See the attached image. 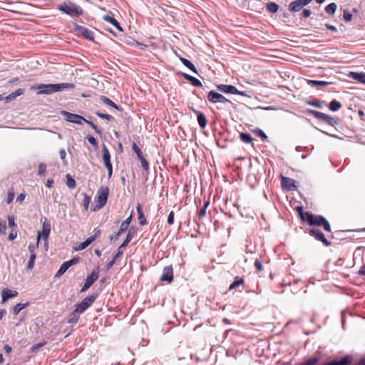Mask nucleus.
<instances>
[{"mask_svg":"<svg viewBox=\"0 0 365 365\" xmlns=\"http://www.w3.org/2000/svg\"><path fill=\"white\" fill-rule=\"evenodd\" d=\"M75 85L70 83H62L56 84H39L36 87H31V89H38V94H52L63 89H73Z\"/></svg>","mask_w":365,"mask_h":365,"instance_id":"f257e3e1","label":"nucleus"},{"mask_svg":"<svg viewBox=\"0 0 365 365\" xmlns=\"http://www.w3.org/2000/svg\"><path fill=\"white\" fill-rule=\"evenodd\" d=\"M57 9L71 17H78L83 14V9L71 2V1H65L62 4L58 5Z\"/></svg>","mask_w":365,"mask_h":365,"instance_id":"f03ea898","label":"nucleus"},{"mask_svg":"<svg viewBox=\"0 0 365 365\" xmlns=\"http://www.w3.org/2000/svg\"><path fill=\"white\" fill-rule=\"evenodd\" d=\"M305 222L311 226H322L327 232H331L329 222L322 215H314L310 212L305 214Z\"/></svg>","mask_w":365,"mask_h":365,"instance_id":"7ed1b4c3","label":"nucleus"},{"mask_svg":"<svg viewBox=\"0 0 365 365\" xmlns=\"http://www.w3.org/2000/svg\"><path fill=\"white\" fill-rule=\"evenodd\" d=\"M307 113L313 115L315 118L327 123L329 125L334 126L337 124V121L334 118L326 113L311 109H308Z\"/></svg>","mask_w":365,"mask_h":365,"instance_id":"20e7f679","label":"nucleus"},{"mask_svg":"<svg viewBox=\"0 0 365 365\" xmlns=\"http://www.w3.org/2000/svg\"><path fill=\"white\" fill-rule=\"evenodd\" d=\"M108 194V187H102L98 190L96 195V207L98 209L102 208L106 204Z\"/></svg>","mask_w":365,"mask_h":365,"instance_id":"39448f33","label":"nucleus"},{"mask_svg":"<svg viewBox=\"0 0 365 365\" xmlns=\"http://www.w3.org/2000/svg\"><path fill=\"white\" fill-rule=\"evenodd\" d=\"M97 295L92 294L84 298L82 302L76 305V312L83 313L95 302Z\"/></svg>","mask_w":365,"mask_h":365,"instance_id":"423d86ee","label":"nucleus"},{"mask_svg":"<svg viewBox=\"0 0 365 365\" xmlns=\"http://www.w3.org/2000/svg\"><path fill=\"white\" fill-rule=\"evenodd\" d=\"M103 160L106 169L108 170V178H110L113 174V166L110 162V155L108 149L105 144H103Z\"/></svg>","mask_w":365,"mask_h":365,"instance_id":"0eeeda50","label":"nucleus"},{"mask_svg":"<svg viewBox=\"0 0 365 365\" xmlns=\"http://www.w3.org/2000/svg\"><path fill=\"white\" fill-rule=\"evenodd\" d=\"M74 31L78 35H80L89 41H93L94 39L93 32L80 25L74 24Z\"/></svg>","mask_w":365,"mask_h":365,"instance_id":"6e6552de","label":"nucleus"},{"mask_svg":"<svg viewBox=\"0 0 365 365\" xmlns=\"http://www.w3.org/2000/svg\"><path fill=\"white\" fill-rule=\"evenodd\" d=\"M217 88L218 90L225 93L245 96V93L244 92L238 91L237 88L232 85L219 84L217 86Z\"/></svg>","mask_w":365,"mask_h":365,"instance_id":"1a4fd4ad","label":"nucleus"},{"mask_svg":"<svg viewBox=\"0 0 365 365\" xmlns=\"http://www.w3.org/2000/svg\"><path fill=\"white\" fill-rule=\"evenodd\" d=\"M207 99L210 102L212 103L230 102V101L227 98H226L223 95L215 91H210L208 93Z\"/></svg>","mask_w":365,"mask_h":365,"instance_id":"9d476101","label":"nucleus"},{"mask_svg":"<svg viewBox=\"0 0 365 365\" xmlns=\"http://www.w3.org/2000/svg\"><path fill=\"white\" fill-rule=\"evenodd\" d=\"M98 271L93 270L91 274L88 276L86 279L85 283L81 290V292L86 291L98 279Z\"/></svg>","mask_w":365,"mask_h":365,"instance_id":"9b49d317","label":"nucleus"},{"mask_svg":"<svg viewBox=\"0 0 365 365\" xmlns=\"http://www.w3.org/2000/svg\"><path fill=\"white\" fill-rule=\"evenodd\" d=\"M61 114L65 117L66 120L68 122L79 125L82 124V119H83V117L81 115L73 114L65 110L61 111Z\"/></svg>","mask_w":365,"mask_h":365,"instance_id":"f8f14e48","label":"nucleus"},{"mask_svg":"<svg viewBox=\"0 0 365 365\" xmlns=\"http://www.w3.org/2000/svg\"><path fill=\"white\" fill-rule=\"evenodd\" d=\"M309 234L314 236L317 240L323 242L326 246H329L331 242L327 240L322 232L317 228H312L309 230Z\"/></svg>","mask_w":365,"mask_h":365,"instance_id":"ddd939ff","label":"nucleus"},{"mask_svg":"<svg viewBox=\"0 0 365 365\" xmlns=\"http://www.w3.org/2000/svg\"><path fill=\"white\" fill-rule=\"evenodd\" d=\"M295 180L293 179H291L287 177L282 176L281 180V185L282 187L288 190V191H293L297 190V186L295 185Z\"/></svg>","mask_w":365,"mask_h":365,"instance_id":"4468645a","label":"nucleus"},{"mask_svg":"<svg viewBox=\"0 0 365 365\" xmlns=\"http://www.w3.org/2000/svg\"><path fill=\"white\" fill-rule=\"evenodd\" d=\"M353 361V357L350 355H346L340 359H334L328 363H324L323 365H350Z\"/></svg>","mask_w":365,"mask_h":365,"instance_id":"2eb2a0df","label":"nucleus"},{"mask_svg":"<svg viewBox=\"0 0 365 365\" xmlns=\"http://www.w3.org/2000/svg\"><path fill=\"white\" fill-rule=\"evenodd\" d=\"M173 279V269L172 265L166 266L163 270V274L160 277V280L170 283Z\"/></svg>","mask_w":365,"mask_h":365,"instance_id":"dca6fc26","label":"nucleus"},{"mask_svg":"<svg viewBox=\"0 0 365 365\" xmlns=\"http://www.w3.org/2000/svg\"><path fill=\"white\" fill-rule=\"evenodd\" d=\"M18 295V292L15 290H11L9 289H4L1 291V303L6 302L8 299L15 297Z\"/></svg>","mask_w":365,"mask_h":365,"instance_id":"f3484780","label":"nucleus"},{"mask_svg":"<svg viewBox=\"0 0 365 365\" xmlns=\"http://www.w3.org/2000/svg\"><path fill=\"white\" fill-rule=\"evenodd\" d=\"M193 111L197 115V119L200 127L202 129L205 128L207 124L205 114L197 110H193Z\"/></svg>","mask_w":365,"mask_h":365,"instance_id":"a211bd4d","label":"nucleus"},{"mask_svg":"<svg viewBox=\"0 0 365 365\" xmlns=\"http://www.w3.org/2000/svg\"><path fill=\"white\" fill-rule=\"evenodd\" d=\"M50 232H51V225L46 219L45 221L43 222L42 231H41V233H40V236L41 235L44 240H47V239L49 236Z\"/></svg>","mask_w":365,"mask_h":365,"instance_id":"6ab92c4d","label":"nucleus"},{"mask_svg":"<svg viewBox=\"0 0 365 365\" xmlns=\"http://www.w3.org/2000/svg\"><path fill=\"white\" fill-rule=\"evenodd\" d=\"M304 7L302 4L299 0H295L289 3V11L290 12L294 13L298 12Z\"/></svg>","mask_w":365,"mask_h":365,"instance_id":"aec40b11","label":"nucleus"},{"mask_svg":"<svg viewBox=\"0 0 365 365\" xmlns=\"http://www.w3.org/2000/svg\"><path fill=\"white\" fill-rule=\"evenodd\" d=\"M103 20L114 26L118 31H123V29L120 26L119 22L115 18L106 15L103 16Z\"/></svg>","mask_w":365,"mask_h":365,"instance_id":"412c9836","label":"nucleus"},{"mask_svg":"<svg viewBox=\"0 0 365 365\" xmlns=\"http://www.w3.org/2000/svg\"><path fill=\"white\" fill-rule=\"evenodd\" d=\"M135 232V229L133 227H130L128 230L125 239L124 240L123 242L121 244L120 247H125L128 245V243L132 240Z\"/></svg>","mask_w":365,"mask_h":365,"instance_id":"4be33fe9","label":"nucleus"},{"mask_svg":"<svg viewBox=\"0 0 365 365\" xmlns=\"http://www.w3.org/2000/svg\"><path fill=\"white\" fill-rule=\"evenodd\" d=\"M136 210H137V212H138L139 224L140 225H147L148 222H147L146 218L143 213L142 207L140 204L138 205Z\"/></svg>","mask_w":365,"mask_h":365,"instance_id":"5701e85b","label":"nucleus"},{"mask_svg":"<svg viewBox=\"0 0 365 365\" xmlns=\"http://www.w3.org/2000/svg\"><path fill=\"white\" fill-rule=\"evenodd\" d=\"M123 255V250L121 247H118L116 254L113 256V259L108 262L106 264V269H110L115 264L116 259Z\"/></svg>","mask_w":365,"mask_h":365,"instance_id":"b1692460","label":"nucleus"},{"mask_svg":"<svg viewBox=\"0 0 365 365\" xmlns=\"http://www.w3.org/2000/svg\"><path fill=\"white\" fill-rule=\"evenodd\" d=\"M24 93V90L21 88H19L14 92L11 93L9 94L6 98L5 100L6 102L11 101L14 99H16L18 96L22 95Z\"/></svg>","mask_w":365,"mask_h":365,"instance_id":"393cba45","label":"nucleus"},{"mask_svg":"<svg viewBox=\"0 0 365 365\" xmlns=\"http://www.w3.org/2000/svg\"><path fill=\"white\" fill-rule=\"evenodd\" d=\"M349 76L360 83H365V73L351 72Z\"/></svg>","mask_w":365,"mask_h":365,"instance_id":"a878e982","label":"nucleus"},{"mask_svg":"<svg viewBox=\"0 0 365 365\" xmlns=\"http://www.w3.org/2000/svg\"><path fill=\"white\" fill-rule=\"evenodd\" d=\"M308 84L311 86H327L332 84V82L325 81L309 80Z\"/></svg>","mask_w":365,"mask_h":365,"instance_id":"bb28decb","label":"nucleus"},{"mask_svg":"<svg viewBox=\"0 0 365 365\" xmlns=\"http://www.w3.org/2000/svg\"><path fill=\"white\" fill-rule=\"evenodd\" d=\"M180 60L181 61V63L185 66H186L187 68H188L190 70H191L192 72H194L195 73H197V69L195 68V66H194V64L189 60L185 58H180Z\"/></svg>","mask_w":365,"mask_h":365,"instance_id":"cd10ccee","label":"nucleus"},{"mask_svg":"<svg viewBox=\"0 0 365 365\" xmlns=\"http://www.w3.org/2000/svg\"><path fill=\"white\" fill-rule=\"evenodd\" d=\"M341 104L336 100H332L329 104V108L331 111H337L341 108Z\"/></svg>","mask_w":365,"mask_h":365,"instance_id":"c85d7f7f","label":"nucleus"},{"mask_svg":"<svg viewBox=\"0 0 365 365\" xmlns=\"http://www.w3.org/2000/svg\"><path fill=\"white\" fill-rule=\"evenodd\" d=\"M132 220V215H130L127 219L121 222V225L119 228L120 232H124L128 228Z\"/></svg>","mask_w":365,"mask_h":365,"instance_id":"c756f323","label":"nucleus"},{"mask_svg":"<svg viewBox=\"0 0 365 365\" xmlns=\"http://www.w3.org/2000/svg\"><path fill=\"white\" fill-rule=\"evenodd\" d=\"M101 101L106 105L110 106L117 110H119V107L117 104H115L113 101H112L110 98L106 96H101Z\"/></svg>","mask_w":365,"mask_h":365,"instance_id":"7c9ffc66","label":"nucleus"},{"mask_svg":"<svg viewBox=\"0 0 365 365\" xmlns=\"http://www.w3.org/2000/svg\"><path fill=\"white\" fill-rule=\"evenodd\" d=\"M243 284L244 279L242 277L237 276L235 278V281L230 284L229 290L234 289Z\"/></svg>","mask_w":365,"mask_h":365,"instance_id":"2f4dec72","label":"nucleus"},{"mask_svg":"<svg viewBox=\"0 0 365 365\" xmlns=\"http://www.w3.org/2000/svg\"><path fill=\"white\" fill-rule=\"evenodd\" d=\"M93 242H94V238L89 237L84 242H81L76 250H83L86 249L88 246H89Z\"/></svg>","mask_w":365,"mask_h":365,"instance_id":"473e14b6","label":"nucleus"},{"mask_svg":"<svg viewBox=\"0 0 365 365\" xmlns=\"http://www.w3.org/2000/svg\"><path fill=\"white\" fill-rule=\"evenodd\" d=\"M29 305V302L26 303H19L13 307V314L17 315L22 309L26 308Z\"/></svg>","mask_w":365,"mask_h":365,"instance_id":"72a5a7b5","label":"nucleus"},{"mask_svg":"<svg viewBox=\"0 0 365 365\" xmlns=\"http://www.w3.org/2000/svg\"><path fill=\"white\" fill-rule=\"evenodd\" d=\"M71 267V266L69 265L68 262H63L61 266L60 267L58 271L57 272L56 276V277H60L61 276L62 274H63L68 269V268Z\"/></svg>","mask_w":365,"mask_h":365,"instance_id":"f704fd0d","label":"nucleus"},{"mask_svg":"<svg viewBox=\"0 0 365 365\" xmlns=\"http://www.w3.org/2000/svg\"><path fill=\"white\" fill-rule=\"evenodd\" d=\"M336 8L337 6L335 3H330L325 7L324 10L327 14L334 15L336 12Z\"/></svg>","mask_w":365,"mask_h":365,"instance_id":"c9c22d12","label":"nucleus"},{"mask_svg":"<svg viewBox=\"0 0 365 365\" xmlns=\"http://www.w3.org/2000/svg\"><path fill=\"white\" fill-rule=\"evenodd\" d=\"M266 8L270 13L274 14L278 11L279 6L274 2H269L267 4Z\"/></svg>","mask_w":365,"mask_h":365,"instance_id":"e433bc0d","label":"nucleus"},{"mask_svg":"<svg viewBox=\"0 0 365 365\" xmlns=\"http://www.w3.org/2000/svg\"><path fill=\"white\" fill-rule=\"evenodd\" d=\"M240 137V140L244 143H250L252 141V137L249 133H242Z\"/></svg>","mask_w":365,"mask_h":365,"instance_id":"4c0bfd02","label":"nucleus"},{"mask_svg":"<svg viewBox=\"0 0 365 365\" xmlns=\"http://www.w3.org/2000/svg\"><path fill=\"white\" fill-rule=\"evenodd\" d=\"M319 357L318 355L310 357L306 362L302 364L301 365H316V364L319 361Z\"/></svg>","mask_w":365,"mask_h":365,"instance_id":"58836bf2","label":"nucleus"},{"mask_svg":"<svg viewBox=\"0 0 365 365\" xmlns=\"http://www.w3.org/2000/svg\"><path fill=\"white\" fill-rule=\"evenodd\" d=\"M39 240H40V232H38V234L37 235V241H36V245L30 244L29 245L28 249H29V251L31 252V255L35 254L34 252H35L36 249L38 247Z\"/></svg>","mask_w":365,"mask_h":365,"instance_id":"ea45409f","label":"nucleus"},{"mask_svg":"<svg viewBox=\"0 0 365 365\" xmlns=\"http://www.w3.org/2000/svg\"><path fill=\"white\" fill-rule=\"evenodd\" d=\"M91 202V197L86 193H83V206L85 210H88Z\"/></svg>","mask_w":365,"mask_h":365,"instance_id":"a19ab883","label":"nucleus"},{"mask_svg":"<svg viewBox=\"0 0 365 365\" xmlns=\"http://www.w3.org/2000/svg\"><path fill=\"white\" fill-rule=\"evenodd\" d=\"M209 205H210V202L207 201L204 203L203 207L200 209V210L198 211V213H197L198 217L200 218H202L205 215L206 210H207V207L209 206Z\"/></svg>","mask_w":365,"mask_h":365,"instance_id":"79ce46f5","label":"nucleus"},{"mask_svg":"<svg viewBox=\"0 0 365 365\" xmlns=\"http://www.w3.org/2000/svg\"><path fill=\"white\" fill-rule=\"evenodd\" d=\"M81 313L80 312H76V309H75L72 313H71V318L69 319L68 320V323H73V322H76L78 319H79V315L81 314Z\"/></svg>","mask_w":365,"mask_h":365,"instance_id":"37998d69","label":"nucleus"},{"mask_svg":"<svg viewBox=\"0 0 365 365\" xmlns=\"http://www.w3.org/2000/svg\"><path fill=\"white\" fill-rule=\"evenodd\" d=\"M82 120H83L86 123L89 124L91 125V127L95 130V132L96 133L101 134V130L100 129H98L97 125L96 124H94L93 122H91V120H87V119H86L84 118H83V119H82Z\"/></svg>","mask_w":365,"mask_h":365,"instance_id":"c03bdc74","label":"nucleus"},{"mask_svg":"<svg viewBox=\"0 0 365 365\" xmlns=\"http://www.w3.org/2000/svg\"><path fill=\"white\" fill-rule=\"evenodd\" d=\"M66 185L69 188H74L76 187V181L73 179L71 175H67Z\"/></svg>","mask_w":365,"mask_h":365,"instance_id":"a18cd8bd","label":"nucleus"},{"mask_svg":"<svg viewBox=\"0 0 365 365\" xmlns=\"http://www.w3.org/2000/svg\"><path fill=\"white\" fill-rule=\"evenodd\" d=\"M36 256L35 254L31 255L29 260L28 264H27L28 269H32L34 268V261L36 259Z\"/></svg>","mask_w":365,"mask_h":365,"instance_id":"49530a36","label":"nucleus"},{"mask_svg":"<svg viewBox=\"0 0 365 365\" xmlns=\"http://www.w3.org/2000/svg\"><path fill=\"white\" fill-rule=\"evenodd\" d=\"M97 116H98L101 118L106 119L108 120H111L113 119V116L108 114H105L103 113H101L99 111H97L95 113Z\"/></svg>","mask_w":365,"mask_h":365,"instance_id":"de8ad7c7","label":"nucleus"},{"mask_svg":"<svg viewBox=\"0 0 365 365\" xmlns=\"http://www.w3.org/2000/svg\"><path fill=\"white\" fill-rule=\"evenodd\" d=\"M46 165L44 163H40L38 165V175L40 176L44 175L46 173Z\"/></svg>","mask_w":365,"mask_h":365,"instance_id":"09e8293b","label":"nucleus"},{"mask_svg":"<svg viewBox=\"0 0 365 365\" xmlns=\"http://www.w3.org/2000/svg\"><path fill=\"white\" fill-rule=\"evenodd\" d=\"M307 103L308 105H310V106H314L316 108H322V102L319 101H307Z\"/></svg>","mask_w":365,"mask_h":365,"instance_id":"8fccbe9b","label":"nucleus"},{"mask_svg":"<svg viewBox=\"0 0 365 365\" xmlns=\"http://www.w3.org/2000/svg\"><path fill=\"white\" fill-rule=\"evenodd\" d=\"M6 223L5 220H0V234L2 235H6Z\"/></svg>","mask_w":365,"mask_h":365,"instance_id":"3c124183","label":"nucleus"},{"mask_svg":"<svg viewBox=\"0 0 365 365\" xmlns=\"http://www.w3.org/2000/svg\"><path fill=\"white\" fill-rule=\"evenodd\" d=\"M86 138H87L88 141L89 142V143L91 145H92L95 148H98V143L93 136L88 135Z\"/></svg>","mask_w":365,"mask_h":365,"instance_id":"603ef678","label":"nucleus"},{"mask_svg":"<svg viewBox=\"0 0 365 365\" xmlns=\"http://www.w3.org/2000/svg\"><path fill=\"white\" fill-rule=\"evenodd\" d=\"M190 82L193 86H197V87H200V86H202V85L201 81H200L199 79H197V78H196L195 77H193V76H192V77L190 78Z\"/></svg>","mask_w":365,"mask_h":365,"instance_id":"864d4df0","label":"nucleus"},{"mask_svg":"<svg viewBox=\"0 0 365 365\" xmlns=\"http://www.w3.org/2000/svg\"><path fill=\"white\" fill-rule=\"evenodd\" d=\"M297 211L299 214L302 220L305 222V214L307 213V212H304L303 207L302 206H298L297 207Z\"/></svg>","mask_w":365,"mask_h":365,"instance_id":"5fc2aeb1","label":"nucleus"},{"mask_svg":"<svg viewBox=\"0 0 365 365\" xmlns=\"http://www.w3.org/2000/svg\"><path fill=\"white\" fill-rule=\"evenodd\" d=\"M352 14L347 10H345L343 14V18L345 21H350L352 19Z\"/></svg>","mask_w":365,"mask_h":365,"instance_id":"6e6d98bb","label":"nucleus"},{"mask_svg":"<svg viewBox=\"0 0 365 365\" xmlns=\"http://www.w3.org/2000/svg\"><path fill=\"white\" fill-rule=\"evenodd\" d=\"M255 267H256L257 269V271L258 272H261L262 270V262L260 261L259 259H256L255 261Z\"/></svg>","mask_w":365,"mask_h":365,"instance_id":"4d7b16f0","label":"nucleus"},{"mask_svg":"<svg viewBox=\"0 0 365 365\" xmlns=\"http://www.w3.org/2000/svg\"><path fill=\"white\" fill-rule=\"evenodd\" d=\"M7 218H8L9 227H14L16 225V224H15V220H14V216L8 215Z\"/></svg>","mask_w":365,"mask_h":365,"instance_id":"13d9d810","label":"nucleus"},{"mask_svg":"<svg viewBox=\"0 0 365 365\" xmlns=\"http://www.w3.org/2000/svg\"><path fill=\"white\" fill-rule=\"evenodd\" d=\"M256 134L261 137V138L262 140H266L267 138V135L264 133V132L260 129H257L256 131H255Z\"/></svg>","mask_w":365,"mask_h":365,"instance_id":"bf43d9fd","label":"nucleus"},{"mask_svg":"<svg viewBox=\"0 0 365 365\" xmlns=\"http://www.w3.org/2000/svg\"><path fill=\"white\" fill-rule=\"evenodd\" d=\"M140 163L143 167V168L145 170H148L149 168V164L148 161L145 160V158L140 159Z\"/></svg>","mask_w":365,"mask_h":365,"instance_id":"052dcab7","label":"nucleus"},{"mask_svg":"<svg viewBox=\"0 0 365 365\" xmlns=\"http://www.w3.org/2000/svg\"><path fill=\"white\" fill-rule=\"evenodd\" d=\"M168 223L173 225L174 223V212L171 211L168 216Z\"/></svg>","mask_w":365,"mask_h":365,"instance_id":"680f3d73","label":"nucleus"},{"mask_svg":"<svg viewBox=\"0 0 365 365\" xmlns=\"http://www.w3.org/2000/svg\"><path fill=\"white\" fill-rule=\"evenodd\" d=\"M132 149L137 155H139V153H141L140 149L138 147L135 142L133 143Z\"/></svg>","mask_w":365,"mask_h":365,"instance_id":"e2e57ef3","label":"nucleus"},{"mask_svg":"<svg viewBox=\"0 0 365 365\" xmlns=\"http://www.w3.org/2000/svg\"><path fill=\"white\" fill-rule=\"evenodd\" d=\"M122 234V232H120V231L118 230L115 235H111L110 237V240L111 242H115V240H117L118 238H119V236Z\"/></svg>","mask_w":365,"mask_h":365,"instance_id":"0e129e2a","label":"nucleus"},{"mask_svg":"<svg viewBox=\"0 0 365 365\" xmlns=\"http://www.w3.org/2000/svg\"><path fill=\"white\" fill-rule=\"evenodd\" d=\"M311 14H312V12H311V11H310V10H309V9H304V10L302 11V16H303L304 18H305V19H306V18H308V17L311 15Z\"/></svg>","mask_w":365,"mask_h":365,"instance_id":"69168bd1","label":"nucleus"},{"mask_svg":"<svg viewBox=\"0 0 365 365\" xmlns=\"http://www.w3.org/2000/svg\"><path fill=\"white\" fill-rule=\"evenodd\" d=\"M25 197H26L25 194H24V193L19 194L18 195V197H16V202L21 203L24 200Z\"/></svg>","mask_w":365,"mask_h":365,"instance_id":"338daca9","label":"nucleus"},{"mask_svg":"<svg viewBox=\"0 0 365 365\" xmlns=\"http://www.w3.org/2000/svg\"><path fill=\"white\" fill-rule=\"evenodd\" d=\"M358 274H359V275H361V276H362V275H364V276H365V264H363V265L360 267V269H359V272H358Z\"/></svg>","mask_w":365,"mask_h":365,"instance_id":"774afa93","label":"nucleus"}]
</instances>
